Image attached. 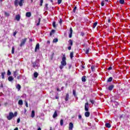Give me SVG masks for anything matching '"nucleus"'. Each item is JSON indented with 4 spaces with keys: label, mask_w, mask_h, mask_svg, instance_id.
<instances>
[{
    "label": "nucleus",
    "mask_w": 130,
    "mask_h": 130,
    "mask_svg": "<svg viewBox=\"0 0 130 130\" xmlns=\"http://www.w3.org/2000/svg\"><path fill=\"white\" fill-rule=\"evenodd\" d=\"M77 10V7H75L73 9L74 13H76V11Z\"/></svg>",
    "instance_id": "44"
},
{
    "label": "nucleus",
    "mask_w": 130,
    "mask_h": 130,
    "mask_svg": "<svg viewBox=\"0 0 130 130\" xmlns=\"http://www.w3.org/2000/svg\"><path fill=\"white\" fill-rule=\"evenodd\" d=\"M4 15H5V17H10V13H8L7 12H4Z\"/></svg>",
    "instance_id": "23"
},
{
    "label": "nucleus",
    "mask_w": 130,
    "mask_h": 130,
    "mask_svg": "<svg viewBox=\"0 0 130 130\" xmlns=\"http://www.w3.org/2000/svg\"><path fill=\"white\" fill-rule=\"evenodd\" d=\"M84 108L85 111H89V103L88 102L85 104Z\"/></svg>",
    "instance_id": "5"
},
{
    "label": "nucleus",
    "mask_w": 130,
    "mask_h": 130,
    "mask_svg": "<svg viewBox=\"0 0 130 130\" xmlns=\"http://www.w3.org/2000/svg\"><path fill=\"white\" fill-rule=\"evenodd\" d=\"M112 81V77H110L108 79V82H111Z\"/></svg>",
    "instance_id": "40"
},
{
    "label": "nucleus",
    "mask_w": 130,
    "mask_h": 130,
    "mask_svg": "<svg viewBox=\"0 0 130 130\" xmlns=\"http://www.w3.org/2000/svg\"><path fill=\"white\" fill-rule=\"evenodd\" d=\"M17 34V32L15 31L14 32L13 35L14 36H16V35Z\"/></svg>",
    "instance_id": "58"
},
{
    "label": "nucleus",
    "mask_w": 130,
    "mask_h": 130,
    "mask_svg": "<svg viewBox=\"0 0 130 130\" xmlns=\"http://www.w3.org/2000/svg\"><path fill=\"white\" fill-rule=\"evenodd\" d=\"M50 130H52V127H50Z\"/></svg>",
    "instance_id": "63"
},
{
    "label": "nucleus",
    "mask_w": 130,
    "mask_h": 130,
    "mask_svg": "<svg viewBox=\"0 0 130 130\" xmlns=\"http://www.w3.org/2000/svg\"><path fill=\"white\" fill-rule=\"evenodd\" d=\"M69 34V38H72V37L73 35V28L72 27H70V32Z\"/></svg>",
    "instance_id": "6"
},
{
    "label": "nucleus",
    "mask_w": 130,
    "mask_h": 130,
    "mask_svg": "<svg viewBox=\"0 0 130 130\" xmlns=\"http://www.w3.org/2000/svg\"><path fill=\"white\" fill-rule=\"evenodd\" d=\"M101 5H102V7H103L104 6V1H103L102 3H101Z\"/></svg>",
    "instance_id": "51"
},
{
    "label": "nucleus",
    "mask_w": 130,
    "mask_h": 130,
    "mask_svg": "<svg viewBox=\"0 0 130 130\" xmlns=\"http://www.w3.org/2000/svg\"><path fill=\"white\" fill-rule=\"evenodd\" d=\"M18 71L16 70L15 71H14L13 72V76L14 77V78H17V76H18Z\"/></svg>",
    "instance_id": "9"
},
{
    "label": "nucleus",
    "mask_w": 130,
    "mask_h": 130,
    "mask_svg": "<svg viewBox=\"0 0 130 130\" xmlns=\"http://www.w3.org/2000/svg\"><path fill=\"white\" fill-rule=\"evenodd\" d=\"M69 130H73V128H74V124H73L72 122L69 123Z\"/></svg>",
    "instance_id": "7"
},
{
    "label": "nucleus",
    "mask_w": 130,
    "mask_h": 130,
    "mask_svg": "<svg viewBox=\"0 0 130 130\" xmlns=\"http://www.w3.org/2000/svg\"><path fill=\"white\" fill-rule=\"evenodd\" d=\"M105 126H106V127L109 128V127H111V125L110 124V123H106L105 124Z\"/></svg>",
    "instance_id": "24"
},
{
    "label": "nucleus",
    "mask_w": 130,
    "mask_h": 130,
    "mask_svg": "<svg viewBox=\"0 0 130 130\" xmlns=\"http://www.w3.org/2000/svg\"><path fill=\"white\" fill-rule=\"evenodd\" d=\"M61 90H63V86L61 88Z\"/></svg>",
    "instance_id": "64"
},
{
    "label": "nucleus",
    "mask_w": 130,
    "mask_h": 130,
    "mask_svg": "<svg viewBox=\"0 0 130 130\" xmlns=\"http://www.w3.org/2000/svg\"><path fill=\"white\" fill-rule=\"evenodd\" d=\"M27 42V38H24L23 39H22L21 42L20 44V47H22V46H23V45H25V43Z\"/></svg>",
    "instance_id": "4"
},
{
    "label": "nucleus",
    "mask_w": 130,
    "mask_h": 130,
    "mask_svg": "<svg viewBox=\"0 0 130 130\" xmlns=\"http://www.w3.org/2000/svg\"><path fill=\"white\" fill-rule=\"evenodd\" d=\"M16 89H18V91H20V90H21V85H20V84H17V85L16 86Z\"/></svg>",
    "instance_id": "17"
},
{
    "label": "nucleus",
    "mask_w": 130,
    "mask_h": 130,
    "mask_svg": "<svg viewBox=\"0 0 130 130\" xmlns=\"http://www.w3.org/2000/svg\"><path fill=\"white\" fill-rule=\"evenodd\" d=\"M67 57H66L65 54H63V56L62 57V60L61 61V65L59 66V69L60 70H62L63 69V67H66L67 64Z\"/></svg>",
    "instance_id": "1"
},
{
    "label": "nucleus",
    "mask_w": 130,
    "mask_h": 130,
    "mask_svg": "<svg viewBox=\"0 0 130 130\" xmlns=\"http://www.w3.org/2000/svg\"><path fill=\"white\" fill-rule=\"evenodd\" d=\"M84 35H85V34H84L83 32H81V36H84Z\"/></svg>",
    "instance_id": "52"
},
{
    "label": "nucleus",
    "mask_w": 130,
    "mask_h": 130,
    "mask_svg": "<svg viewBox=\"0 0 130 130\" xmlns=\"http://www.w3.org/2000/svg\"><path fill=\"white\" fill-rule=\"evenodd\" d=\"M52 25H53V27H54V28H56V25L55 24V21H54L53 22Z\"/></svg>",
    "instance_id": "36"
},
{
    "label": "nucleus",
    "mask_w": 130,
    "mask_h": 130,
    "mask_svg": "<svg viewBox=\"0 0 130 130\" xmlns=\"http://www.w3.org/2000/svg\"><path fill=\"white\" fill-rule=\"evenodd\" d=\"M25 16L27 18H30L31 17V12H26Z\"/></svg>",
    "instance_id": "16"
},
{
    "label": "nucleus",
    "mask_w": 130,
    "mask_h": 130,
    "mask_svg": "<svg viewBox=\"0 0 130 130\" xmlns=\"http://www.w3.org/2000/svg\"><path fill=\"white\" fill-rule=\"evenodd\" d=\"M68 49L69 50H71V49H72V46H70L68 47Z\"/></svg>",
    "instance_id": "50"
},
{
    "label": "nucleus",
    "mask_w": 130,
    "mask_h": 130,
    "mask_svg": "<svg viewBox=\"0 0 130 130\" xmlns=\"http://www.w3.org/2000/svg\"><path fill=\"white\" fill-rule=\"evenodd\" d=\"M91 71L92 72H94V71H95V66H92L91 67Z\"/></svg>",
    "instance_id": "31"
},
{
    "label": "nucleus",
    "mask_w": 130,
    "mask_h": 130,
    "mask_svg": "<svg viewBox=\"0 0 130 130\" xmlns=\"http://www.w3.org/2000/svg\"><path fill=\"white\" fill-rule=\"evenodd\" d=\"M18 127H16L14 130H18Z\"/></svg>",
    "instance_id": "60"
},
{
    "label": "nucleus",
    "mask_w": 130,
    "mask_h": 130,
    "mask_svg": "<svg viewBox=\"0 0 130 130\" xmlns=\"http://www.w3.org/2000/svg\"><path fill=\"white\" fill-rule=\"evenodd\" d=\"M18 105H23V101L22 100H20L18 101Z\"/></svg>",
    "instance_id": "28"
},
{
    "label": "nucleus",
    "mask_w": 130,
    "mask_h": 130,
    "mask_svg": "<svg viewBox=\"0 0 130 130\" xmlns=\"http://www.w3.org/2000/svg\"><path fill=\"white\" fill-rule=\"evenodd\" d=\"M73 57H74V52H71L70 53V58L73 59Z\"/></svg>",
    "instance_id": "27"
},
{
    "label": "nucleus",
    "mask_w": 130,
    "mask_h": 130,
    "mask_svg": "<svg viewBox=\"0 0 130 130\" xmlns=\"http://www.w3.org/2000/svg\"><path fill=\"white\" fill-rule=\"evenodd\" d=\"M59 23L60 25H61V24H62V20H61V19H60Z\"/></svg>",
    "instance_id": "46"
},
{
    "label": "nucleus",
    "mask_w": 130,
    "mask_h": 130,
    "mask_svg": "<svg viewBox=\"0 0 130 130\" xmlns=\"http://www.w3.org/2000/svg\"><path fill=\"white\" fill-rule=\"evenodd\" d=\"M60 124L61 126L63 125V119H61L60 120Z\"/></svg>",
    "instance_id": "32"
},
{
    "label": "nucleus",
    "mask_w": 130,
    "mask_h": 130,
    "mask_svg": "<svg viewBox=\"0 0 130 130\" xmlns=\"http://www.w3.org/2000/svg\"><path fill=\"white\" fill-rule=\"evenodd\" d=\"M53 42L56 43L58 41V40L57 39H55L53 40Z\"/></svg>",
    "instance_id": "42"
},
{
    "label": "nucleus",
    "mask_w": 130,
    "mask_h": 130,
    "mask_svg": "<svg viewBox=\"0 0 130 130\" xmlns=\"http://www.w3.org/2000/svg\"><path fill=\"white\" fill-rule=\"evenodd\" d=\"M11 74L12 73H11V71H10V70H8L7 72L8 76H11Z\"/></svg>",
    "instance_id": "39"
},
{
    "label": "nucleus",
    "mask_w": 130,
    "mask_h": 130,
    "mask_svg": "<svg viewBox=\"0 0 130 130\" xmlns=\"http://www.w3.org/2000/svg\"><path fill=\"white\" fill-rule=\"evenodd\" d=\"M108 23H110V22H111V20L110 19H109L108 20Z\"/></svg>",
    "instance_id": "56"
},
{
    "label": "nucleus",
    "mask_w": 130,
    "mask_h": 130,
    "mask_svg": "<svg viewBox=\"0 0 130 130\" xmlns=\"http://www.w3.org/2000/svg\"><path fill=\"white\" fill-rule=\"evenodd\" d=\"M85 116L86 117H89L90 116V112H86L85 113Z\"/></svg>",
    "instance_id": "21"
},
{
    "label": "nucleus",
    "mask_w": 130,
    "mask_h": 130,
    "mask_svg": "<svg viewBox=\"0 0 130 130\" xmlns=\"http://www.w3.org/2000/svg\"><path fill=\"white\" fill-rule=\"evenodd\" d=\"M54 33H55V30L52 29L50 33V36H52L53 34H54Z\"/></svg>",
    "instance_id": "22"
},
{
    "label": "nucleus",
    "mask_w": 130,
    "mask_h": 130,
    "mask_svg": "<svg viewBox=\"0 0 130 130\" xmlns=\"http://www.w3.org/2000/svg\"><path fill=\"white\" fill-rule=\"evenodd\" d=\"M18 115V112H15L14 114V113L10 112L9 113V115L7 116V118L8 120H12L14 117H16Z\"/></svg>",
    "instance_id": "2"
},
{
    "label": "nucleus",
    "mask_w": 130,
    "mask_h": 130,
    "mask_svg": "<svg viewBox=\"0 0 130 130\" xmlns=\"http://www.w3.org/2000/svg\"><path fill=\"white\" fill-rule=\"evenodd\" d=\"M39 44H37L36 46L35 51V52H37V50H39Z\"/></svg>",
    "instance_id": "8"
},
{
    "label": "nucleus",
    "mask_w": 130,
    "mask_h": 130,
    "mask_svg": "<svg viewBox=\"0 0 130 130\" xmlns=\"http://www.w3.org/2000/svg\"><path fill=\"white\" fill-rule=\"evenodd\" d=\"M82 81L84 83H85V82H86V76H83L82 78Z\"/></svg>",
    "instance_id": "26"
},
{
    "label": "nucleus",
    "mask_w": 130,
    "mask_h": 130,
    "mask_svg": "<svg viewBox=\"0 0 130 130\" xmlns=\"http://www.w3.org/2000/svg\"><path fill=\"white\" fill-rule=\"evenodd\" d=\"M12 54H14V53H15V47H12Z\"/></svg>",
    "instance_id": "37"
},
{
    "label": "nucleus",
    "mask_w": 130,
    "mask_h": 130,
    "mask_svg": "<svg viewBox=\"0 0 130 130\" xmlns=\"http://www.w3.org/2000/svg\"><path fill=\"white\" fill-rule=\"evenodd\" d=\"M42 4H43V0H40V6L42 7Z\"/></svg>",
    "instance_id": "41"
},
{
    "label": "nucleus",
    "mask_w": 130,
    "mask_h": 130,
    "mask_svg": "<svg viewBox=\"0 0 130 130\" xmlns=\"http://www.w3.org/2000/svg\"><path fill=\"white\" fill-rule=\"evenodd\" d=\"M31 117H32V118H34V117H35V111H31Z\"/></svg>",
    "instance_id": "10"
},
{
    "label": "nucleus",
    "mask_w": 130,
    "mask_h": 130,
    "mask_svg": "<svg viewBox=\"0 0 130 130\" xmlns=\"http://www.w3.org/2000/svg\"><path fill=\"white\" fill-rule=\"evenodd\" d=\"M68 43H69V45H70V46H73V40H69V41H68Z\"/></svg>",
    "instance_id": "19"
},
{
    "label": "nucleus",
    "mask_w": 130,
    "mask_h": 130,
    "mask_svg": "<svg viewBox=\"0 0 130 130\" xmlns=\"http://www.w3.org/2000/svg\"><path fill=\"white\" fill-rule=\"evenodd\" d=\"M119 3L121 5H123L124 4V0H120Z\"/></svg>",
    "instance_id": "33"
},
{
    "label": "nucleus",
    "mask_w": 130,
    "mask_h": 130,
    "mask_svg": "<svg viewBox=\"0 0 130 130\" xmlns=\"http://www.w3.org/2000/svg\"><path fill=\"white\" fill-rule=\"evenodd\" d=\"M55 117H57V112L55 111L53 115V118H55Z\"/></svg>",
    "instance_id": "18"
},
{
    "label": "nucleus",
    "mask_w": 130,
    "mask_h": 130,
    "mask_svg": "<svg viewBox=\"0 0 130 130\" xmlns=\"http://www.w3.org/2000/svg\"><path fill=\"white\" fill-rule=\"evenodd\" d=\"M38 75H39V74H38V73H37V72H35V73H34V78H37V77H38Z\"/></svg>",
    "instance_id": "25"
},
{
    "label": "nucleus",
    "mask_w": 130,
    "mask_h": 130,
    "mask_svg": "<svg viewBox=\"0 0 130 130\" xmlns=\"http://www.w3.org/2000/svg\"><path fill=\"white\" fill-rule=\"evenodd\" d=\"M32 64H33V68H34L35 69V68H37V67H38V66L37 65V61H36L32 62Z\"/></svg>",
    "instance_id": "12"
},
{
    "label": "nucleus",
    "mask_w": 130,
    "mask_h": 130,
    "mask_svg": "<svg viewBox=\"0 0 130 130\" xmlns=\"http://www.w3.org/2000/svg\"><path fill=\"white\" fill-rule=\"evenodd\" d=\"M37 130H41V127H39Z\"/></svg>",
    "instance_id": "59"
},
{
    "label": "nucleus",
    "mask_w": 130,
    "mask_h": 130,
    "mask_svg": "<svg viewBox=\"0 0 130 130\" xmlns=\"http://www.w3.org/2000/svg\"><path fill=\"white\" fill-rule=\"evenodd\" d=\"M70 95L69 94V93H67L66 95L65 101H68Z\"/></svg>",
    "instance_id": "14"
},
{
    "label": "nucleus",
    "mask_w": 130,
    "mask_h": 130,
    "mask_svg": "<svg viewBox=\"0 0 130 130\" xmlns=\"http://www.w3.org/2000/svg\"><path fill=\"white\" fill-rule=\"evenodd\" d=\"M57 91L58 92H60V90L59 88H57Z\"/></svg>",
    "instance_id": "57"
},
{
    "label": "nucleus",
    "mask_w": 130,
    "mask_h": 130,
    "mask_svg": "<svg viewBox=\"0 0 130 130\" xmlns=\"http://www.w3.org/2000/svg\"><path fill=\"white\" fill-rule=\"evenodd\" d=\"M73 95H74V97H76L77 94H76V90L75 89L73 90Z\"/></svg>",
    "instance_id": "30"
},
{
    "label": "nucleus",
    "mask_w": 130,
    "mask_h": 130,
    "mask_svg": "<svg viewBox=\"0 0 130 130\" xmlns=\"http://www.w3.org/2000/svg\"><path fill=\"white\" fill-rule=\"evenodd\" d=\"M21 77H22L21 75H19V76H17V80H20V79H21Z\"/></svg>",
    "instance_id": "45"
},
{
    "label": "nucleus",
    "mask_w": 130,
    "mask_h": 130,
    "mask_svg": "<svg viewBox=\"0 0 130 130\" xmlns=\"http://www.w3.org/2000/svg\"><path fill=\"white\" fill-rule=\"evenodd\" d=\"M15 19H16V20H17V21H20V19H21V16H20L19 14L15 16Z\"/></svg>",
    "instance_id": "11"
},
{
    "label": "nucleus",
    "mask_w": 130,
    "mask_h": 130,
    "mask_svg": "<svg viewBox=\"0 0 130 130\" xmlns=\"http://www.w3.org/2000/svg\"><path fill=\"white\" fill-rule=\"evenodd\" d=\"M78 118H79V119H82V115H78Z\"/></svg>",
    "instance_id": "49"
},
{
    "label": "nucleus",
    "mask_w": 130,
    "mask_h": 130,
    "mask_svg": "<svg viewBox=\"0 0 130 130\" xmlns=\"http://www.w3.org/2000/svg\"><path fill=\"white\" fill-rule=\"evenodd\" d=\"M86 54H88L89 53V49H87L85 51Z\"/></svg>",
    "instance_id": "47"
},
{
    "label": "nucleus",
    "mask_w": 130,
    "mask_h": 130,
    "mask_svg": "<svg viewBox=\"0 0 130 130\" xmlns=\"http://www.w3.org/2000/svg\"><path fill=\"white\" fill-rule=\"evenodd\" d=\"M50 2H51V3H53V0H50Z\"/></svg>",
    "instance_id": "62"
},
{
    "label": "nucleus",
    "mask_w": 130,
    "mask_h": 130,
    "mask_svg": "<svg viewBox=\"0 0 130 130\" xmlns=\"http://www.w3.org/2000/svg\"><path fill=\"white\" fill-rule=\"evenodd\" d=\"M5 75H6V72L2 73V79H5Z\"/></svg>",
    "instance_id": "29"
},
{
    "label": "nucleus",
    "mask_w": 130,
    "mask_h": 130,
    "mask_svg": "<svg viewBox=\"0 0 130 130\" xmlns=\"http://www.w3.org/2000/svg\"><path fill=\"white\" fill-rule=\"evenodd\" d=\"M108 70H109V71H110V70H112V67H110L108 68Z\"/></svg>",
    "instance_id": "55"
},
{
    "label": "nucleus",
    "mask_w": 130,
    "mask_h": 130,
    "mask_svg": "<svg viewBox=\"0 0 130 130\" xmlns=\"http://www.w3.org/2000/svg\"><path fill=\"white\" fill-rule=\"evenodd\" d=\"M55 99H59V96L56 95V96H55Z\"/></svg>",
    "instance_id": "54"
},
{
    "label": "nucleus",
    "mask_w": 130,
    "mask_h": 130,
    "mask_svg": "<svg viewBox=\"0 0 130 130\" xmlns=\"http://www.w3.org/2000/svg\"><path fill=\"white\" fill-rule=\"evenodd\" d=\"M90 102L92 104H94V103H95V101L94 100H90Z\"/></svg>",
    "instance_id": "43"
},
{
    "label": "nucleus",
    "mask_w": 130,
    "mask_h": 130,
    "mask_svg": "<svg viewBox=\"0 0 130 130\" xmlns=\"http://www.w3.org/2000/svg\"><path fill=\"white\" fill-rule=\"evenodd\" d=\"M25 0H15L14 5L15 7H18L19 6L20 7H23V4H24Z\"/></svg>",
    "instance_id": "3"
},
{
    "label": "nucleus",
    "mask_w": 130,
    "mask_h": 130,
    "mask_svg": "<svg viewBox=\"0 0 130 130\" xmlns=\"http://www.w3.org/2000/svg\"><path fill=\"white\" fill-rule=\"evenodd\" d=\"M61 2H62V0H57L58 5H60L61 4Z\"/></svg>",
    "instance_id": "38"
},
{
    "label": "nucleus",
    "mask_w": 130,
    "mask_h": 130,
    "mask_svg": "<svg viewBox=\"0 0 130 130\" xmlns=\"http://www.w3.org/2000/svg\"><path fill=\"white\" fill-rule=\"evenodd\" d=\"M25 106L26 107H28V103L27 102H25Z\"/></svg>",
    "instance_id": "53"
},
{
    "label": "nucleus",
    "mask_w": 130,
    "mask_h": 130,
    "mask_svg": "<svg viewBox=\"0 0 130 130\" xmlns=\"http://www.w3.org/2000/svg\"><path fill=\"white\" fill-rule=\"evenodd\" d=\"M114 88V85H110L108 87L109 91H112V89Z\"/></svg>",
    "instance_id": "13"
},
{
    "label": "nucleus",
    "mask_w": 130,
    "mask_h": 130,
    "mask_svg": "<svg viewBox=\"0 0 130 130\" xmlns=\"http://www.w3.org/2000/svg\"><path fill=\"white\" fill-rule=\"evenodd\" d=\"M40 21H41V18H39L38 21H36V23H37V26H39V25H40Z\"/></svg>",
    "instance_id": "15"
},
{
    "label": "nucleus",
    "mask_w": 130,
    "mask_h": 130,
    "mask_svg": "<svg viewBox=\"0 0 130 130\" xmlns=\"http://www.w3.org/2000/svg\"><path fill=\"white\" fill-rule=\"evenodd\" d=\"M20 118H18L17 119V123H20Z\"/></svg>",
    "instance_id": "48"
},
{
    "label": "nucleus",
    "mask_w": 130,
    "mask_h": 130,
    "mask_svg": "<svg viewBox=\"0 0 130 130\" xmlns=\"http://www.w3.org/2000/svg\"><path fill=\"white\" fill-rule=\"evenodd\" d=\"M14 80V78H13V76H9L8 77V81H9V82H12V81Z\"/></svg>",
    "instance_id": "20"
},
{
    "label": "nucleus",
    "mask_w": 130,
    "mask_h": 130,
    "mask_svg": "<svg viewBox=\"0 0 130 130\" xmlns=\"http://www.w3.org/2000/svg\"><path fill=\"white\" fill-rule=\"evenodd\" d=\"M81 63H82L81 68L82 70H84V69H85V66H84V64H85V63H84L83 62H81Z\"/></svg>",
    "instance_id": "34"
},
{
    "label": "nucleus",
    "mask_w": 130,
    "mask_h": 130,
    "mask_svg": "<svg viewBox=\"0 0 130 130\" xmlns=\"http://www.w3.org/2000/svg\"><path fill=\"white\" fill-rule=\"evenodd\" d=\"M46 8H47V7L48 6V4H46Z\"/></svg>",
    "instance_id": "61"
},
{
    "label": "nucleus",
    "mask_w": 130,
    "mask_h": 130,
    "mask_svg": "<svg viewBox=\"0 0 130 130\" xmlns=\"http://www.w3.org/2000/svg\"><path fill=\"white\" fill-rule=\"evenodd\" d=\"M97 24H98V23L97 22H94L93 25V28H95V27H96V26H97Z\"/></svg>",
    "instance_id": "35"
}]
</instances>
